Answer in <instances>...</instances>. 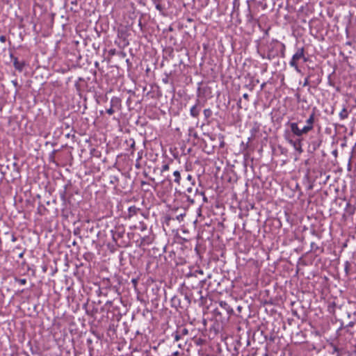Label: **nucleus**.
<instances>
[{
	"instance_id": "f257e3e1",
	"label": "nucleus",
	"mask_w": 356,
	"mask_h": 356,
	"mask_svg": "<svg viewBox=\"0 0 356 356\" xmlns=\"http://www.w3.org/2000/svg\"><path fill=\"white\" fill-rule=\"evenodd\" d=\"M285 44L278 40H272L267 46L266 59L271 60L280 56H285Z\"/></svg>"
},
{
	"instance_id": "f03ea898",
	"label": "nucleus",
	"mask_w": 356,
	"mask_h": 356,
	"mask_svg": "<svg viewBox=\"0 0 356 356\" xmlns=\"http://www.w3.org/2000/svg\"><path fill=\"white\" fill-rule=\"evenodd\" d=\"M112 234V238L113 241L119 246V247H127L129 246V241H125L123 239L125 235V229L123 226H117L111 231Z\"/></svg>"
},
{
	"instance_id": "7ed1b4c3",
	"label": "nucleus",
	"mask_w": 356,
	"mask_h": 356,
	"mask_svg": "<svg viewBox=\"0 0 356 356\" xmlns=\"http://www.w3.org/2000/svg\"><path fill=\"white\" fill-rule=\"evenodd\" d=\"M183 187L186 188L184 192V195L186 198V201L190 204H193L195 202V197L197 196H201L203 193H199L198 188L195 187V184L183 185Z\"/></svg>"
},
{
	"instance_id": "20e7f679",
	"label": "nucleus",
	"mask_w": 356,
	"mask_h": 356,
	"mask_svg": "<svg viewBox=\"0 0 356 356\" xmlns=\"http://www.w3.org/2000/svg\"><path fill=\"white\" fill-rule=\"evenodd\" d=\"M284 136V139L293 147L296 152H298L299 154L303 152V149L302 147V138H297L296 139H293L292 138V135L287 131H285Z\"/></svg>"
},
{
	"instance_id": "39448f33",
	"label": "nucleus",
	"mask_w": 356,
	"mask_h": 356,
	"mask_svg": "<svg viewBox=\"0 0 356 356\" xmlns=\"http://www.w3.org/2000/svg\"><path fill=\"white\" fill-rule=\"evenodd\" d=\"M304 47L297 48L296 53L293 55L291 60L289 61L290 66L293 67L298 73L300 72V70L298 67V62L301 60V58H304Z\"/></svg>"
},
{
	"instance_id": "423d86ee",
	"label": "nucleus",
	"mask_w": 356,
	"mask_h": 356,
	"mask_svg": "<svg viewBox=\"0 0 356 356\" xmlns=\"http://www.w3.org/2000/svg\"><path fill=\"white\" fill-rule=\"evenodd\" d=\"M286 125L290 128V134L292 135V138L293 136L302 138L304 135L308 134L305 128L304 127L302 128H300L297 122H288Z\"/></svg>"
},
{
	"instance_id": "0eeeda50",
	"label": "nucleus",
	"mask_w": 356,
	"mask_h": 356,
	"mask_svg": "<svg viewBox=\"0 0 356 356\" xmlns=\"http://www.w3.org/2000/svg\"><path fill=\"white\" fill-rule=\"evenodd\" d=\"M216 316H223L226 314L228 317L229 314L233 312L232 308L225 301H220L219 302V307H216L214 310Z\"/></svg>"
},
{
	"instance_id": "6e6552de",
	"label": "nucleus",
	"mask_w": 356,
	"mask_h": 356,
	"mask_svg": "<svg viewBox=\"0 0 356 356\" xmlns=\"http://www.w3.org/2000/svg\"><path fill=\"white\" fill-rule=\"evenodd\" d=\"M171 307L175 308L177 311L179 309L185 310L188 307V302L183 301L179 296H174L170 300Z\"/></svg>"
},
{
	"instance_id": "1a4fd4ad",
	"label": "nucleus",
	"mask_w": 356,
	"mask_h": 356,
	"mask_svg": "<svg viewBox=\"0 0 356 356\" xmlns=\"http://www.w3.org/2000/svg\"><path fill=\"white\" fill-rule=\"evenodd\" d=\"M315 122V112L314 111L311 113L309 118L306 120V124L304 126L307 131L309 133L314 129Z\"/></svg>"
},
{
	"instance_id": "9d476101",
	"label": "nucleus",
	"mask_w": 356,
	"mask_h": 356,
	"mask_svg": "<svg viewBox=\"0 0 356 356\" xmlns=\"http://www.w3.org/2000/svg\"><path fill=\"white\" fill-rule=\"evenodd\" d=\"M11 61L13 63L15 68L19 72H22L24 67L25 63L24 61H19L18 58L14 56L12 54L10 55Z\"/></svg>"
},
{
	"instance_id": "9b49d317",
	"label": "nucleus",
	"mask_w": 356,
	"mask_h": 356,
	"mask_svg": "<svg viewBox=\"0 0 356 356\" xmlns=\"http://www.w3.org/2000/svg\"><path fill=\"white\" fill-rule=\"evenodd\" d=\"M201 106L200 105L199 100L197 101V103L193 106L190 109V114L193 118H197L200 115L201 111Z\"/></svg>"
},
{
	"instance_id": "f8f14e48",
	"label": "nucleus",
	"mask_w": 356,
	"mask_h": 356,
	"mask_svg": "<svg viewBox=\"0 0 356 356\" xmlns=\"http://www.w3.org/2000/svg\"><path fill=\"white\" fill-rule=\"evenodd\" d=\"M111 107L116 111H120L122 107L121 99L118 97H113L110 102Z\"/></svg>"
},
{
	"instance_id": "ddd939ff",
	"label": "nucleus",
	"mask_w": 356,
	"mask_h": 356,
	"mask_svg": "<svg viewBox=\"0 0 356 356\" xmlns=\"http://www.w3.org/2000/svg\"><path fill=\"white\" fill-rule=\"evenodd\" d=\"M140 211V209L137 208L135 206H131L130 207L129 209H128V214H127V217L129 218H131L132 216H134V215H136L138 213V212Z\"/></svg>"
},
{
	"instance_id": "4468645a",
	"label": "nucleus",
	"mask_w": 356,
	"mask_h": 356,
	"mask_svg": "<svg viewBox=\"0 0 356 356\" xmlns=\"http://www.w3.org/2000/svg\"><path fill=\"white\" fill-rule=\"evenodd\" d=\"M355 211V207L352 205L350 202L346 203V207L345 208V212L346 214L349 216H352L354 214Z\"/></svg>"
},
{
	"instance_id": "2eb2a0df",
	"label": "nucleus",
	"mask_w": 356,
	"mask_h": 356,
	"mask_svg": "<svg viewBox=\"0 0 356 356\" xmlns=\"http://www.w3.org/2000/svg\"><path fill=\"white\" fill-rule=\"evenodd\" d=\"M181 172H183V170H175L173 172V177H174V182L177 184L178 185H180V181L181 178Z\"/></svg>"
},
{
	"instance_id": "dca6fc26",
	"label": "nucleus",
	"mask_w": 356,
	"mask_h": 356,
	"mask_svg": "<svg viewBox=\"0 0 356 356\" xmlns=\"http://www.w3.org/2000/svg\"><path fill=\"white\" fill-rule=\"evenodd\" d=\"M259 131V126L256 123L250 129L251 136L248 138V142L255 138L257 133Z\"/></svg>"
},
{
	"instance_id": "f3484780",
	"label": "nucleus",
	"mask_w": 356,
	"mask_h": 356,
	"mask_svg": "<svg viewBox=\"0 0 356 356\" xmlns=\"http://www.w3.org/2000/svg\"><path fill=\"white\" fill-rule=\"evenodd\" d=\"M203 114H204V120L209 123V118L212 116L213 115V111L211 108H205L204 111H203Z\"/></svg>"
},
{
	"instance_id": "a211bd4d",
	"label": "nucleus",
	"mask_w": 356,
	"mask_h": 356,
	"mask_svg": "<svg viewBox=\"0 0 356 356\" xmlns=\"http://www.w3.org/2000/svg\"><path fill=\"white\" fill-rule=\"evenodd\" d=\"M177 331L179 333V334H180V336H181L182 337H184V336L188 334V330L187 328L184 327H182V326L179 327L177 329Z\"/></svg>"
},
{
	"instance_id": "6ab92c4d",
	"label": "nucleus",
	"mask_w": 356,
	"mask_h": 356,
	"mask_svg": "<svg viewBox=\"0 0 356 356\" xmlns=\"http://www.w3.org/2000/svg\"><path fill=\"white\" fill-rule=\"evenodd\" d=\"M195 184V179L193 177V176L190 174H188L186 177V179L184 180V185H186V184Z\"/></svg>"
},
{
	"instance_id": "aec40b11",
	"label": "nucleus",
	"mask_w": 356,
	"mask_h": 356,
	"mask_svg": "<svg viewBox=\"0 0 356 356\" xmlns=\"http://www.w3.org/2000/svg\"><path fill=\"white\" fill-rule=\"evenodd\" d=\"M348 117V112L346 107H343V109L339 113V118L341 120H345Z\"/></svg>"
},
{
	"instance_id": "412c9836",
	"label": "nucleus",
	"mask_w": 356,
	"mask_h": 356,
	"mask_svg": "<svg viewBox=\"0 0 356 356\" xmlns=\"http://www.w3.org/2000/svg\"><path fill=\"white\" fill-rule=\"evenodd\" d=\"M332 353L333 355L336 354V356H341V355H342V349L339 348L336 346H332Z\"/></svg>"
},
{
	"instance_id": "4be33fe9",
	"label": "nucleus",
	"mask_w": 356,
	"mask_h": 356,
	"mask_svg": "<svg viewBox=\"0 0 356 356\" xmlns=\"http://www.w3.org/2000/svg\"><path fill=\"white\" fill-rule=\"evenodd\" d=\"M321 144V140L319 139L313 140L311 143V145H312L314 150H316V149H318L320 147Z\"/></svg>"
},
{
	"instance_id": "5701e85b",
	"label": "nucleus",
	"mask_w": 356,
	"mask_h": 356,
	"mask_svg": "<svg viewBox=\"0 0 356 356\" xmlns=\"http://www.w3.org/2000/svg\"><path fill=\"white\" fill-rule=\"evenodd\" d=\"M172 336L173 337L175 341H178L183 339V337L179 334L177 330L172 334Z\"/></svg>"
},
{
	"instance_id": "b1692460",
	"label": "nucleus",
	"mask_w": 356,
	"mask_h": 356,
	"mask_svg": "<svg viewBox=\"0 0 356 356\" xmlns=\"http://www.w3.org/2000/svg\"><path fill=\"white\" fill-rule=\"evenodd\" d=\"M188 132H189V135L191 136H193L195 138H198V135H197V133L194 130L193 128H190L188 129Z\"/></svg>"
},
{
	"instance_id": "393cba45",
	"label": "nucleus",
	"mask_w": 356,
	"mask_h": 356,
	"mask_svg": "<svg viewBox=\"0 0 356 356\" xmlns=\"http://www.w3.org/2000/svg\"><path fill=\"white\" fill-rule=\"evenodd\" d=\"M350 266V264L349 263V261H346L344 264V270L347 275L349 274Z\"/></svg>"
},
{
	"instance_id": "a878e982",
	"label": "nucleus",
	"mask_w": 356,
	"mask_h": 356,
	"mask_svg": "<svg viewBox=\"0 0 356 356\" xmlns=\"http://www.w3.org/2000/svg\"><path fill=\"white\" fill-rule=\"evenodd\" d=\"M70 127H71V124H70V123H68V122H63L62 123V125H61V127H60V129H61L62 130H64V129H70Z\"/></svg>"
},
{
	"instance_id": "bb28decb",
	"label": "nucleus",
	"mask_w": 356,
	"mask_h": 356,
	"mask_svg": "<svg viewBox=\"0 0 356 356\" xmlns=\"http://www.w3.org/2000/svg\"><path fill=\"white\" fill-rule=\"evenodd\" d=\"M15 282H18L21 285H24V284H26V279H21V278L15 277Z\"/></svg>"
},
{
	"instance_id": "cd10ccee",
	"label": "nucleus",
	"mask_w": 356,
	"mask_h": 356,
	"mask_svg": "<svg viewBox=\"0 0 356 356\" xmlns=\"http://www.w3.org/2000/svg\"><path fill=\"white\" fill-rule=\"evenodd\" d=\"M128 143H129V147L130 148H131L133 150L134 149V147H135V141L134 139L131 138L129 141H127Z\"/></svg>"
},
{
	"instance_id": "c85d7f7f",
	"label": "nucleus",
	"mask_w": 356,
	"mask_h": 356,
	"mask_svg": "<svg viewBox=\"0 0 356 356\" xmlns=\"http://www.w3.org/2000/svg\"><path fill=\"white\" fill-rule=\"evenodd\" d=\"M150 243H151V241L148 238L143 237L141 240L140 244L146 245V244H149Z\"/></svg>"
},
{
	"instance_id": "c756f323",
	"label": "nucleus",
	"mask_w": 356,
	"mask_h": 356,
	"mask_svg": "<svg viewBox=\"0 0 356 356\" xmlns=\"http://www.w3.org/2000/svg\"><path fill=\"white\" fill-rule=\"evenodd\" d=\"M183 301H188V307L190 306L191 302V300L190 296L188 294L186 293L184 295V298L183 299Z\"/></svg>"
},
{
	"instance_id": "7c9ffc66",
	"label": "nucleus",
	"mask_w": 356,
	"mask_h": 356,
	"mask_svg": "<svg viewBox=\"0 0 356 356\" xmlns=\"http://www.w3.org/2000/svg\"><path fill=\"white\" fill-rule=\"evenodd\" d=\"M116 111V110H115L114 108H113L112 107L110 106L109 108L106 109V113L111 115H113L115 112Z\"/></svg>"
},
{
	"instance_id": "2f4dec72",
	"label": "nucleus",
	"mask_w": 356,
	"mask_h": 356,
	"mask_svg": "<svg viewBox=\"0 0 356 356\" xmlns=\"http://www.w3.org/2000/svg\"><path fill=\"white\" fill-rule=\"evenodd\" d=\"M169 168H170L169 165L165 164L162 166L161 172L167 171L169 170Z\"/></svg>"
},
{
	"instance_id": "473e14b6",
	"label": "nucleus",
	"mask_w": 356,
	"mask_h": 356,
	"mask_svg": "<svg viewBox=\"0 0 356 356\" xmlns=\"http://www.w3.org/2000/svg\"><path fill=\"white\" fill-rule=\"evenodd\" d=\"M65 189L60 193V198L62 200H65Z\"/></svg>"
},
{
	"instance_id": "72a5a7b5",
	"label": "nucleus",
	"mask_w": 356,
	"mask_h": 356,
	"mask_svg": "<svg viewBox=\"0 0 356 356\" xmlns=\"http://www.w3.org/2000/svg\"><path fill=\"white\" fill-rule=\"evenodd\" d=\"M6 37L5 35H0V42H1L2 43H4L6 42Z\"/></svg>"
},
{
	"instance_id": "f704fd0d",
	"label": "nucleus",
	"mask_w": 356,
	"mask_h": 356,
	"mask_svg": "<svg viewBox=\"0 0 356 356\" xmlns=\"http://www.w3.org/2000/svg\"><path fill=\"white\" fill-rule=\"evenodd\" d=\"M309 85V77H306L305 79V81H304V83H303V86H308Z\"/></svg>"
},
{
	"instance_id": "c9c22d12",
	"label": "nucleus",
	"mask_w": 356,
	"mask_h": 356,
	"mask_svg": "<svg viewBox=\"0 0 356 356\" xmlns=\"http://www.w3.org/2000/svg\"><path fill=\"white\" fill-rule=\"evenodd\" d=\"M184 216H185V213H181V214H180V215L177 216V219L178 220H181L183 219Z\"/></svg>"
},
{
	"instance_id": "e433bc0d",
	"label": "nucleus",
	"mask_w": 356,
	"mask_h": 356,
	"mask_svg": "<svg viewBox=\"0 0 356 356\" xmlns=\"http://www.w3.org/2000/svg\"><path fill=\"white\" fill-rule=\"evenodd\" d=\"M79 232H80V229L79 228H76L74 230V235H79Z\"/></svg>"
},
{
	"instance_id": "4c0bfd02",
	"label": "nucleus",
	"mask_w": 356,
	"mask_h": 356,
	"mask_svg": "<svg viewBox=\"0 0 356 356\" xmlns=\"http://www.w3.org/2000/svg\"><path fill=\"white\" fill-rule=\"evenodd\" d=\"M354 322L351 321L350 322L348 325H347V327H353L354 326Z\"/></svg>"
},
{
	"instance_id": "58836bf2",
	"label": "nucleus",
	"mask_w": 356,
	"mask_h": 356,
	"mask_svg": "<svg viewBox=\"0 0 356 356\" xmlns=\"http://www.w3.org/2000/svg\"><path fill=\"white\" fill-rule=\"evenodd\" d=\"M243 97L244 99H245L248 100L249 95H248V93H245V94H243Z\"/></svg>"
},
{
	"instance_id": "ea45409f",
	"label": "nucleus",
	"mask_w": 356,
	"mask_h": 356,
	"mask_svg": "<svg viewBox=\"0 0 356 356\" xmlns=\"http://www.w3.org/2000/svg\"><path fill=\"white\" fill-rule=\"evenodd\" d=\"M301 59L303 60V62H307L308 60V58L305 56L304 54V58H301Z\"/></svg>"
},
{
	"instance_id": "a19ab883",
	"label": "nucleus",
	"mask_w": 356,
	"mask_h": 356,
	"mask_svg": "<svg viewBox=\"0 0 356 356\" xmlns=\"http://www.w3.org/2000/svg\"><path fill=\"white\" fill-rule=\"evenodd\" d=\"M198 293L200 294V300H202V299H203V296L202 295V291H201V290H200V291H198Z\"/></svg>"
},
{
	"instance_id": "79ce46f5",
	"label": "nucleus",
	"mask_w": 356,
	"mask_h": 356,
	"mask_svg": "<svg viewBox=\"0 0 356 356\" xmlns=\"http://www.w3.org/2000/svg\"><path fill=\"white\" fill-rule=\"evenodd\" d=\"M156 9H157V10H161V5H160V4H157V5L156 6Z\"/></svg>"
},
{
	"instance_id": "37998d69",
	"label": "nucleus",
	"mask_w": 356,
	"mask_h": 356,
	"mask_svg": "<svg viewBox=\"0 0 356 356\" xmlns=\"http://www.w3.org/2000/svg\"><path fill=\"white\" fill-rule=\"evenodd\" d=\"M72 245L76 246V245H77V242L74 240L72 241Z\"/></svg>"
},
{
	"instance_id": "c03bdc74",
	"label": "nucleus",
	"mask_w": 356,
	"mask_h": 356,
	"mask_svg": "<svg viewBox=\"0 0 356 356\" xmlns=\"http://www.w3.org/2000/svg\"><path fill=\"white\" fill-rule=\"evenodd\" d=\"M24 257V252H21L19 254V258H22Z\"/></svg>"
},
{
	"instance_id": "a18cd8bd",
	"label": "nucleus",
	"mask_w": 356,
	"mask_h": 356,
	"mask_svg": "<svg viewBox=\"0 0 356 356\" xmlns=\"http://www.w3.org/2000/svg\"><path fill=\"white\" fill-rule=\"evenodd\" d=\"M266 86V83H263L261 85V89H264V88Z\"/></svg>"
},
{
	"instance_id": "49530a36",
	"label": "nucleus",
	"mask_w": 356,
	"mask_h": 356,
	"mask_svg": "<svg viewBox=\"0 0 356 356\" xmlns=\"http://www.w3.org/2000/svg\"><path fill=\"white\" fill-rule=\"evenodd\" d=\"M13 83L14 84V86H17V81H13Z\"/></svg>"
},
{
	"instance_id": "de8ad7c7",
	"label": "nucleus",
	"mask_w": 356,
	"mask_h": 356,
	"mask_svg": "<svg viewBox=\"0 0 356 356\" xmlns=\"http://www.w3.org/2000/svg\"><path fill=\"white\" fill-rule=\"evenodd\" d=\"M261 57L263 58H266V54H261Z\"/></svg>"
},
{
	"instance_id": "09e8293b",
	"label": "nucleus",
	"mask_w": 356,
	"mask_h": 356,
	"mask_svg": "<svg viewBox=\"0 0 356 356\" xmlns=\"http://www.w3.org/2000/svg\"><path fill=\"white\" fill-rule=\"evenodd\" d=\"M65 136H66L67 138H70V133H67V134L65 135Z\"/></svg>"
},
{
	"instance_id": "8fccbe9b",
	"label": "nucleus",
	"mask_w": 356,
	"mask_h": 356,
	"mask_svg": "<svg viewBox=\"0 0 356 356\" xmlns=\"http://www.w3.org/2000/svg\"><path fill=\"white\" fill-rule=\"evenodd\" d=\"M220 147H223V145H224V141L223 140L220 143Z\"/></svg>"
},
{
	"instance_id": "3c124183",
	"label": "nucleus",
	"mask_w": 356,
	"mask_h": 356,
	"mask_svg": "<svg viewBox=\"0 0 356 356\" xmlns=\"http://www.w3.org/2000/svg\"><path fill=\"white\" fill-rule=\"evenodd\" d=\"M314 245H315V243H314V242H312V243H311V246H312V248H313Z\"/></svg>"
},
{
	"instance_id": "603ef678",
	"label": "nucleus",
	"mask_w": 356,
	"mask_h": 356,
	"mask_svg": "<svg viewBox=\"0 0 356 356\" xmlns=\"http://www.w3.org/2000/svg\"><path fill=\"white\" fill-rule=\"evenodd\" d=\"M204 282H205V280H201V281H200V284H202L203 283H204Z\"/></svg>"
},
{
	"instance_id": "864d4df0",
	"label": "nucleus",
	"mask_w": 356,
	"mask_h": 356,
	"mask_svg": "<svg viewBox=\"0 0 356 356\" xmlns=\"http://www.w3.org/2000/svg\"><path fill=\"white\" fill-rule=\"evenodd\" d=\"M92 230H93V227H91V228L90 229V232H92Z\"/></svg>"
},
{
	"instance_id": "5fc2aeb1",
	"label": "nucleus",
	"mask_w": 356,
	"mask_h": 356,
	"mask_svg": "<svg viewBox=\"0 0 356 356\" xmlns=\"http://www.w3.org/2000/svg\"><path fill=\"white\" fill-rule=\"evenodd\" d=\"M16 238L13 236V241H15Z\"/></svg>"
},
{
	"instance_id": "6e6d98bb",
	"label": "nucleus",
	"mask_w": 356,
	"mask_h": 356,
	"mask_svg": "<svg viewBox=\"0 0 356 356\" xmlns=\"http://www.w3.org/2000/svg\"><path fill=\"white\" fill-rule=\"evenodd\" d=\"M178 346H179V348H181V344H178Z\"/></svg>"
},
{
	"instance_id": "4d7b16f0",
	"label": "nucleus",
	"mask_w": 356,
	"mask_h": 356,
	"mask_svg": "<svg viewBox=\"0 0 356 356\" xmlns=\"http://www.w3.org/2000/svg\"><path fill=\"white\" fill-rule=\"evenodd\" d=\"M134 283H136V281L135 280H133Z\"/></svg>"
},
{
	"instance_id": "13d9d810",
	"label": "nucleus",
	"mask_w": 356,
	"mask_h": 356,
	"mask_svg": "<svg viewBox=\"0 0 356 356\" xmlns=\"http://www.w3.org/2000/svg\"><path fill=\"white\" fill-rule=\"evenodd\" d=\"M145 356H149V355L146 354Z\"/></svg>"
}]
</instances>
